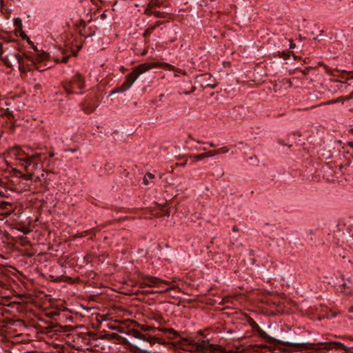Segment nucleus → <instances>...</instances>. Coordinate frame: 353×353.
Returning a JSON list of instances; mask_svg holds the SVG:
<instances>
[{
    "label": "nucleus",
    "instance_id": "obj_1",
    "mask_svg": "<svg viewBox=\"0 0 353 353\" xmlns=\"http://www.w3.org/2000/svg\"><path fill=\"white\" fill-rule=\"evenodd\" d=\"M25 149H22L19 146H15L11 150L10 154L19 161L20 165L27 172V174L22 176L23 179L26 181H32L33 171L37 170L39 165L43 167V163L48 160V157H45L42 159L43 154L41 152H33L30 147H26ZM54 156V152H51L49 153L48 158H52Z\"/></svg>",
    "mask_w": 353,
    "mask_h": 353
},
{
    "label": "nucleus",
    "instance_id": "obj_2",
    "mask_svg": "<svg viewBox=\"0 0 353 353\" xmlns=\"http://www.w3.org/2000/svg\"><path fill=\"white\" fill-rule=\"evenodd\" d=\"M162 65L172 67L170 64L165 62L159 63L154 61L143 63L134 67L132 71L126 75L125 80L122 83V84L120 86L114 88L108 96L110 97L117 93L123 92L128 90L141 74L150 69L159 68Z\"/></svg>",
    "mask_w": 353,
    "mask_h": 353
},
{
    "label": "nucleus",
    "instance_id": "obj_3",
    "mask_svg": "<svg viewBox=\"0 0 353 353\" xmlns=\"http://www.w3.org/2000/svg\"><path fill=\"white\" fill-rule=\"evenodd\" d=\"M255 334L260 337L263 342L272 345L274 350L283 352H291L301 350H314V346L316 345L310 343H292L276 339L267 334L262 328H260Z\"/></svg>",
    "mask_w": 353,
    "mask_h": 353
},
{
    "label": "nucleus",
    "instance_id": "obj_4",
    "mask_svg": "<svg viewBox=\"0 0 353 353\" xmlns=\"http://www.w3.org/2000/svg\"><path fill=\"white\" fill-rule=\"evenodd\" d=\"M10 59L14 58L17 63L18 68L21 73H25L28 70H31V66L34 65V68L39 71H44L46 69H40L37 62H42L48 60L50 55L48 53L41 51L37 54L28 55L27 53L20 54L19 53H10Z\"/></svg>",
    "mask_w": 353,
    "mask_h": 353
},
{
    "label": "nucleus",
    "instance_id": "obj_5",
    "mask_svg": "<svg viewBox=\"0 0 353 353\" xmlns=\"http://www.w3.org/2000/svg\"><path fill=\"white\" fill-rule=\"evenodd\" d=\"M62 88L68 95L77 93L74 88L82 90L85 87L84 77L79 72L76 73L70 79L61 82Z\"/></svg>",
    "mask_w": 353,
    "mask_h": 353
},
{
    "label": "nucleus",
    "instance_id": "obj_6",
    "mask_svg": "<svg viewBox=\"0 0 353 353\" xmlns=\"http://www.w3.org/2000/svg\"><path fill=\"white\" fill-rule=\"evenodd\" d=\"M138 281L140 288L161 287L162 284L169 285V282L165 280L142 272H139L138 274Z\"/></svg>",
    "mask_w": 353,
    "mask_h": 353
},
{
    "label": "nucleus",
    "instance_id": "obj_7",
    "mask_svg": "<svg viewBox=\"0 0 353 353\" xmlns=\"http://www.w3.org/2000/svg\"><path fill=\"white\" fill-rule=\"evenodd\" d=\"M131 334L136 339L149 343L151 345L156 343L161 345H166L168 343L163 338L159 335H152L148 333H143L142 331L135 329H132L131 330Z\"/></svg>",
    "mask_w": 353,
    "mask_h": 353
},
{
    "label": "nucleus",
    "instance_id": "obj_8",
    "mask_svg": "<svg viewBox=\"0 0 353 353\" xmlns=\"http://www.w3.org/2000/svg\"><path fill=\"white\" fill-rule=\"evenodd\" d=\"M337 230L334 231V234L339 240L341 239L342 242H352L353 239V225L338 224Z\"/></svg>",
    "mask_w": 353,
    "mask_h": 353
},
{
    "label": "nucleus",
    "instance_id": "obj_9",
    "mask_svg": "<svg viewBox=\"0 0 353 353\" xmlns=\"http://www.w3.org/2000/svg\"><path fill=\"white\" fill-rule=\"evenodd\" d=\"M99 106V99L94 95H87L79 103L81 110L85 114H91L94 112Z\"/></svg>",
    "mask_w": 353,
    "mask_h": 353
},
{
    "label": "nucleus",
    "instance_id": "obj_10",
    "mask_svg": "<svg viewBox=\"0 0 353 353\" xmlns=\"http://www.w3.org/2000/svg\"><path fill=\"white\" fill-rule=\"evenodd\" d=\"M138 327L140 328L141 331L149 334L150 332H155L157 330L163 332L165 334H170L174 335V337H176L180 335V333L178 332L177 330H174L172 327H156L152 325H143V324H138Z\"/></svg>",
    "mask_w": 353,
    "mask_h": 353
},
{
    "label": "nucleus",
    "instance_id": "obj_11",
    "mask_svg": "<svg viewBox=\"0 0 353 353\" xmlns=\"http://www.w3.org/2000/svg\"><path fill=\"white\" fill-rule=\"evenodd\" d=\"M179 332L180 333V335L176 337H174V335H172V336H167V338L169 340H173L179 338V339L175 342V346L183 350H189L190 349H193L192 343H194V340L191 339L190 338L183 337L181 334H183V332Z\"/></svg>",
    "mask_w": 353,
    "mask_h": 353
},
{
    "label": "nucleus",
    "instance_id": "obj_12",
    "mask_svg": "<svg viewBox=\"0 0 353 353\" xmlns=\"http://www.w3.org/2000/svg\"><path fill=\"white\" fill-rule=\"evenodd\" d=\"M322 232V230L319 228L308 230L305 232V239L310 245H316L317 243H321L320 237Z\"/></svg>",
    "mask_w": 353,
    "mask_h": 353
},
{
    "label": "nucleus",
    "instance_id": "obj_13",
    "mask_svg": "<svg viewBox=\"0 0 353 353\" xmlns=\"http://www.w3.org/2000/svg\"><path fill=\"white\" fill-rule=\"evenodd\" d=\"M193 349L198 352L205 353L208 351H212L214 350V346L210 343V339H203L201 342H196L194 341Z\"/></svg>",
    "mask_w": 353,
    "mask_h": 353
},
{
    "label": "nucleus",
    "instance_id": "obj_14",
    "mask_svg": "<svg viewBox=\"0 0 353 353\" xmlns=\"http://www.w3.org/2000/svg\"><path fill=\"white\" fill-rule=\"evenodd\" d=\"M319 345H322L323 349L330 350V349H336V350H343L345 351L350 350V347L345 345L343 343L339 341H330L325 343H321Z\"/></svg>",
    "mask_w": 353,
    "mask_h": 353
},
{
    "label": "nucleus",
    "instance_id": "obj_15",
    "mask_svg": "<svg viewBox=\"0 0 353 353\" xmlns=\"http://www.w3.org/2000/svg\"><path fill=\"white\" fill-rule=\"evenodd\" d=\"M199 78L201 81H203V83H202L201 86L205 88H215L216 86V84L215 83V79L213 78L211 74L210 73H204L202 74Z\"/></svg>",
    "mask_w": 353,
    "mask_h": 353
},
{
    "label": "nucleus",
    "instance_id": "obj_16",
    "mask_svg": "<svg viewBox=\"0 0 353 353\" xmlns=\"http://www.w3.org/2000/svg\"><path fill=\"white\" fill-rule=\"evenodd\" d=\"M1 39L4 41L6 45H7L10 43H14L15 44V46H13V48L21 51V49L19 48V41L14 39L10 33H8L6 35L1 36Z\"/></svg>",
    "mask_w": 353,
    "mask_h": 353
},
{
    "label": "nucleus",
    "instance_id": "obj_17",
    "mask_svg": "<svg viewBox=\"0 0 353 353\" xmlns=\"http://www.w3.org/2000/svg\"><path fill=\"white\" fill-rule=\"evenodd\" d=\"M292 55L294 60H296L299 59V57L295 55L292 52H290L288 50H283L282 52H277V53L275 54V57L282 58L284 60H288L290 59V56Z\"/></svg>",
    "mask_w": 353,
    "mask_h": 353
},
{
    "label": "nucleus",
    "instance_id": "obj_18",
    "mask_svg": "<svg viewBox=\"0 0 353 353\" xmlns=\"http://www.w3.org/2000/svg\"><path fill=\"white\" fill-rule=\"evenodd\" d=\"M324 313L325 314L322 315V319H331L336 317L340 312H336L331 309L326 307Z\"/></svg>",
    "mask_w": 353,
    "mask_h": 353
},
{
    "label": "nucleus",
    "instance_id": "obj_19",
    "mask_svg": "<svg viewBox=\"0 0 353 353\" xmlns=\"http://www.w3.org/2000/svg\"><path fill=\"white\" fill-rule=\"evenodd\" d=\"M172 289V288H167L164 290H161L160 291H153V290H139L137 292H136V294L138 295V294H143V295H145V296H148L150 294H154V293H162L163 292H168L169 290H170Z\"/></svg>",
    "mask_w": 353,
    "mask_h": 353
},
{
    "label": "nucleus",
    "instance_id": "obj_20",
    "mask_svg": "<svg viewBox=\"0 0 353 353\" xmlns=\"http://www.w3.org/2000/svg\"><path fill=\"white\" fill-rule=\"evenodd\" d=\"M248 323L252 327V331L254 334L258 332L260 328H261L259 324L251 317H249L248 319Z\"/></svg>",
    "mask_w": 353,
    "mask_h": 353
},
{
    "label": "nucleus",
    "instance_id": "obj_21",
    "mask_svg": "<svg viewBox=\"0 0 353 353\" xmlns=\"http://www.w3.org/2000/svg\"><path fill=\"white\" fill-rule=\"evenodd\" d=\"M114 164L112 163H107L104 166V172H101L102 174H110L112 172L114 168Z\"/></svg>",
    "mask_w": 353,
    "mask_h": 353
},
{
    "label": "nucleus",
    "instance_id": "obj_22",
    "mask_svg": "<svg viewBox=\"0 0 353 353\" xmlns=\"http://www.w3.org/2000/svg\"><path fill=\"white\" fill-rule=\"evenodd\" d=\"M0 60L4 63V65L7 68L13 70L12 64L10 60L8 58V56H4V57H1V59H0Z\"/></svg>",
    "mask_w": 353,
    "mask_h": 353
},
{
    "label": "nucleus",
    "instance_id": "obj_23",
    "mask_svg": "<svg viewBox=\"0 0 353 353\" xmlns=\"http://www.w3.org/2000/svg\"><path fill=\"white\" fill-rule=\"evenodd\" d=\"M14 26L16 27V30H20L23 28L22 19L20 17H16L13 19Z\"/></svg>",
    "mask_w": 353,
    "mask_h": 353
},
{
    "label": "nucleus",
    "instance_id": "obj_24",
    "mask_svg": "<svg viewBox=\"0 0 353 353\" xmlns=\"http://www.w3.org/2000/svg\"><path fill=\"white\" fill-rule=\"evenodd\" d=\"M154 177H155V176H154V174H152L151 172H147L145 174V175L144 176L143 179V183L145 185H148V183H149L148 180L153 179H154Z\"/></svg>",
    "mask_w": 353,
    "mask_h": 353
},
{
    "label": "nucleus",
    "instance_id": "obj_25",
    "mask_svg": "<svg viewBox=\"0 0 353 353\" xmlns=\"http://www.w3.org/2000/svg\"><path fill=\"white\" fill-rule=\"evenodd\" d=\"M154 30H155V29H154V27H152V26H150L149 27H148V28L145 30V31H144V32H143V37L144 38H148V37H149L150 36V34L154 32Z\"/></svg>",
    "mask_w": 353,
    "mask_h": 353
},
{
    "label": "nucleus",
    "instance_id": "obj_26",
    "mask_svg": "<svg viewBox=\"0 0 353 353\" xmlns=\"http://www.w3.org/2000/svg\"><path fill=\"white\" fill-rule=\"evenodd\" d=\"M190 158L192 160V161H199L205 159L203 153L190 155Z\"/></svg>",
    "mask_w": 353,
    "mask_h": 353
},
{
    "label": "nucleus",
    "instance_id": "obj_27",
    "mask_svg": "<svg viewBox=\"0 0 353 353\" xmlns=\"http://www.w3.org/2000/svg\"><path fill=\"white\" fill-rule=\"evenodd\" d=\"M20 36L23 40L26 38H28V35L26 34V32L23 30V28L20 30H15V36Z\"/></svg>",
    "mask_w": 353,
    "mask_h": 353
},
{
    "label": "nucleus",
    "instance_id": "obj_28",
    "mask_svg": "<svg viewBox=\"0 0 353 353\" xmlns=\"http://www.w3.org/2000/svg\"><path fill=\"white\" fill-rule=\"evenodd\" d=\"M161 3L159 0H150L148 3V5H150V7L152 8L156 7H160Z\"/></svg>",
    "mask_w": 353,
    "mask_h": 353
},
{
    "label": "nucleus",
    "instance_id": "obj_29",
    "mask_svg": "<svg viewBox=\"0 0 353 353\" xmlns=\"http://www.w3.org/2000/svg\"><path fill=\"white\" fill-rule=\"evenodd\" d=\"M341 287H342V289H341V292H342L345 293L347 294H351V290L348 291L347 290V289H350V287L347 285V283H343L341 285Z\"/></svg>",
    "mask_w": 353,
    "mask_h": 353
},
{
    "label": "nucleus",
    "instance_id": "obj_30",
    "mask_svg": "<svg viewBox=\"0 0 353 353\" xmlns=\"http://www.w3.org/2000/svg\"><path fill=\"white\" fill-rule=\"evenodd\" d=\"M79 34L81 36L85 37V38L88 37H92L94 34V31L90 32V33L87 34L86 30L85 31L82 30V28L79 30Z\"/></svg>",
    "mask_w": 353,
    "mask_h": 353
},
{
    "label": "nucleus",
    "instance_id": "obj_31",
    "mask_svg": "<svg viewBox=\"0 0 353 353\" xmlns=\"http://www.w3.org/2000/svg\"><path fill=\"white\" fill-rule=\"evenodd\" d=\"M151 13L152 14V15H154L157 18H163L164 14H165L164 12L158 11V10H153V11H152Z\"/></svg>",
    "mask_w": 353,
    "mask_h": 353
},
{
    "label": "nucleus",
    "instance_id": "obj_32",
    "mask_svg": "<svg viewBox=\"0 0 353 353\" xmlns=\"http://www.w3.org/2000/svg\"><path fill=\"white\" fill-rule=\"evenodd\" d=\"M218 154V152H216V150H214V151H209V152L203 153L205 158L211 157H213V156H214L215 154Z\"/></svg>",
    "mask_w": 353,
    "mask_h": 353
},
{
    "label": "nucleus",
    "instance_id": "obj_33",
    "mask_svg": "<svg viewBox=\"0 0 353 353\" xmlns=\"http://www.w3.org/2000/svg\"><path fill=\"white\" fill-rule=\"evenodd\" d=\"M11 206V203L6 201H0V209H7V206Z\"/></svg>",
    "mask_w": 353,
    "mask_h": 353
},
{
    "label": "nucleus",
    "instance_id": "obj_34",
    "mask_svg": "<svg viewBox=\"0 0 353 353\" xmlns=\"http://www.w3.org/2000/svg\"><path fill=\"white\" fill-rule=\"evenodd\" d=\"M206 331H208V329H205L204 330H199L198 332H196V334L201 336L206 339H208L207 334H205Z\"/></svg>",
    "mask_w": 353,
    "mask_h": 353
},
{
    "label": "nucleus",
    "instance_id": "obj_35",
    "mask_svg": "<svg viewBox=\"0 0 353 353\" xmlns=\"http://www.w3.org/2000/svg\"><path fill=\"white\" fill-rule=\"evenodd\" d=\"M86 23L85 22L84 20L83 19H81L80 21H79V27L81 28H82V30L85 31V29H86Z\"/></svg>",
    "mask_w": 353,
    "mask_h": 353
},
{
    "label": "nucleus",
    "instance_id": "obj_36",
    "mask_svg": "<svg viewBox=\"0 0 353 353\" xmlns=\"http://www.w3.org/2000/svg\"><path fill=\"white\" fill-rule=\"evenodd\" d=\"M4 115H6L7 117H13V112H12V111H10L8 108H7L5 110L4 114H1L0 117H3Z\"/></svg>",
    "mask_w": 353,
    "mask_h": 353
},
{
    "label": "nucleus",
    "instance_id": "obj_37",
    "mask_svg": "<svg viewBox=\"0 0 353 353\" xmlns=\"http://www.w3.org/2000/svg\"><path fill=\"white\" fill-rule=\"evenodd\" d=\"M161 211L163 212L164 214V216H170V212L169 210V209L168 208H165V206H163L162 208H161Z\"/></svg>",
    "mask_w": 353,
    "mask_h": 353
},
{
    "label": "nucleus",
    "instance_id": "obj_38",
    "mask_svg": "<svg viewBox=\"0 0 353 353\" xmlns=\"http://www.w3.org/2000/svg\"><path fill=\"white\" fill-rule=\"evenodd\" d=\"M312 68V67H305L303 70H301V72L303 74L306 75L309 74Z\"/></svg>",
    "mask_w": 353,
    "mask_h": 353
},
{
    "label": "nucleus",
    "instance_id": "obj_39",
    "mask_svg": "<svg viewBox=\"0 0 353 353\" xmlns=\"http://www.w3.org/2000/svg\"><path fill=\"white\" fill-rule=\"evenodd\" d=\"M70 57L69 56H64L62 57L61 60L60 61L61 63H67L68 62ZM57 62H59L58 59H56Z\"/></svg>",
    "mask_w": 353,
    "mask_h": 353
},
{
    "label": "nucleus",
    "instance_id": "obj_40",
    "mask_svg": "<svg viewBox=\"0 0 353 353\" xmlns=\"http://www.w3.org/2000/svg\"><path fill=\"white\" fill-rule=\"evenodd\" d=\"M152 11H153V8L148 4L145 13L148 15H152V14L151 13Z\"/></svg>",
    "mask_w": 353,
    "mask_h": 353
},
{
    "label": "nucleus",
    "instance_id": "obj_41",
    "mask_svg": "<svg viewBox=\"0 0 353 353\" xmlns=\"http://www.w3.org/2000/svg\"><path fill=\"white\" fill-rule=\"evenodd\" d=\"M323 30H321L320 34L317 35L316 37H314V40L320 41L323 37Z\"/></svg>",
    "mask_w": 353,
    "mask_h": 353
},
{
    "label": "nucleus",
    "instance_id": "obj_42",
    "mask_svg": "<svg viewBox=\"0 0 353 353\" xmlns=\"http://www.w3.org/2000/svg\"><path fill=\"white\" fill-rule=\"evenodd\" d=\"M290 45H289V49H294L296 47V44L294 43V41L290 39L289 40Z\"/></svg>",
    "mask_w": 353,
    "mask_h": 353
},
{
    "label": "nucleus",
    "instance_id": "obj_43",
    "mask_svg": "<svg viewBox=\"0 0 353 353\" xmlns=\"http://www.w3.org/2000/svg\"><path fill=\"white\" fill-rule=\"evenodd\" d=\"M216 151L218 152V154H219V153H226V152H228V150L225 148H221L220 149L216 150Z\"/></svg>",
    "mask_w": 353,
    "mask_h": 353
},
{
    "label": "nucleus",
    "instance_id": "obj_44",
    "mask_svg": "<svg viewBox=\"0 0 353 353\" xmlns=\"http://www.w3.org/2000/svg\"><path fill=\"white\" fill-rule=\"evenodd\" d=\"M348 85H350V84L347 83V81L342 82L341 85V89L344 88L346 89Z\"/></svg>",
    "mask_w": 353,
    "mask_h": 353
},
{
    "label": "nucleus",
    "instance_id": "obj_45",
    "mask_svg": "<svg viewBox=\"0 0 353 353\" xmlns=\"http://www.w3.org/2000/svg\"><path fill=\"white\" fill-rule=\"evenodd\" d=\"M162 23V21H157L155 22V23L154 25H151L152 27L154 28V29H156L157 27H159L161 24Z\"/></svg>",
    "mask_w": 353,
    "mask_h": 353
},
{
    "label": "nucleus",
    "instance_id": "obj_46",
    "mask_svg": "<svg viewBox=\"0 0 353 353\" xmlns=\"http://www.w3.org/2000/svg\"><path fill=\"white\" fill-rule=\"evenodd\" d=\"M79 147H75L74 148H69V149H67L65 151H70L71 152H77V150H79Z\"/></svg>",
    "mask_w": 353,
    "mask_h": 353
},
{
    "label": "nucleus",
    "instance_id": "obj_47",
    "mask_svg": "<svg viewBox=\"0 0 353 353\" xmlns=\"http://www.w3.org/2000/svg\"><path fill=\"white\" fill-rule=\"evenodd\" d=\"M109 335L111 336V339H117V337H119L118 334L114 333V332L110 334Z\"/></svg>",
    "mask_w": 353,
    "mask_h": 353
},
{
    "label": "nucleus",
    "instance_id": "obj_48",
    "mask_svg": "<svg viewBox=\"0 0 353 353\" xmlns=\"http://www.w3.org/2000/svg\"><path fill=\"white\" fill-rule=\"evenodd\" d=\"M106 18H107V14H105V12L100 14V19L101 20H104Z\"/></svg>",
    "mask_w": 353,
    "mask_h": 353
},
{
    "label": "nucleus",
    "instance_id": "obj_49",
    "mask_svg": "<svg viewBox=\"0 0 353 353\" xmlns=\"http://www.w3.org/2000/svg\"><path fill=\"white\" fill-rule=\"evenodd\" d=\"M347 145L351 147L352 148V150H353V141H348L347 143H346Z\"/></svg>",
    "mask_w": 353,
    "mask_h": 353
},
{
    "label": "nucleus",
    "instance_id": "obj_50",
    "mask_svg": "<svg viewBox=\"0 0 353 353\" xmlns=\"http://www.w3.org/2000/svg\"><path fill=\"white\" fill-rule=\"evenodd\" d=\"M24 40H26L27 43L30 45L32 41L30 40V37H28V38L25 39Z\"/></svg>",
    "mask_w": 353,
    "mask_h": 353
},
{
    "label": "nucleus",
    "instance_id": "obj_51",
    "mask_svg": "<svg viewBox=\"0 0 353 353\" xmlns=\"http://www.w3.org/2000/svg\"><path fill=\"white\" fill-rule=\"evenodd\" d=\"M232 231H233V232H238V231H239V229H238V228H237L236 225H234V226L232 227Z\"/></svg>",
    "mask_w": 353,
    "mask_h": 353
},
{
    "label": "nucleus",
    "instance_id": "obj_52",
    "mask_svg": "<svg viewBox=\"0 0 353 353\" xmlns=\"http://www.w3.org/2000/svg\"><path fill=\"white\" fill-rule=\"evenodd\" d=\"M164 94H161L159 96V101H161L162 99L164 97Z\"/></svg>",
    "mask_w": 353,
    "mask_h": 353
},
{
    "label": "nucleus",
    "instance_id": "obj_53",
    "mask_svg": "<svg viewBox=\"0 0 353 353\" xmlns=\"http://www.w3.org/2000/svg\"><path fill=\"white\" fill-rule=\"evenodd\" d=\"M32 49L34 50V52H39V49L37 48V47L36 46H34Z\"/></svg>",
    "mask_w": 353,
    "mask_h": 353
},
{
    "label": "nucleus",
    "instance_id": "obj_54",
    "mask_svg": "<svg viewBox=\"0 0 353 353\" xmlns=\"http://www.w3.org/2000/svg\"><path fill=\"white\" fill-rule=\"evenodd\" d=\"M4 57L3 56V50H0V59H1V57Z\"/></svg>",
    "mask_w": 353,
    "mask_h": 353
},
{
    "label": "nucleus",
    "instance_id": "obj_55",
    "mask_svg": "<svg viewBox=\"0 0 353 353\" xmlns=\"http://www.w3.org/2000/svg\"><path fill=\"white\" fill-rule=\"evenodd\" d=\"M294 135H297L299 137H301V134L299 131H296L294 132Z\"/></svg>",
    "mask_w": 353,
    "mask_h": 353
},
{
    "label": "nucleus",
    "instance_id": "obj_56",
    "mask_svg": "<svg viewBox=\"0 0 353 353\" xmlns=\"http://www.w3.org/2000/svg\"><path fill=\"white\" fill-rule=\"evenodd\" d=\"M3 48H4L3 43L0 42V50H3Z\"/></svg>",
    "mask_w": 353,
    "mask_h": 353
},
{
    "label": "nucleus",
    "instance_id": "obj_57",
    "mask_svg": "<svg viewBox=\"0 0 353 353\" xmlns=\"http://www.w3.org/2000/svg\"><path fill=\"white\" fill-rule=\"evenodd\" d=\"M40 88H41V85L40 84H36L34 85V88H36V89H39Z\"/></svg>",
    "mask_w": 353,
    "mask_h": 353
},
{
    "label": "nucleus",
    "instance_id": "obj_58",
    "mask_svg": "<svg viewBox=\"0 0 353 353\" xmlns=\"http://www.w3.org/2000/svg\"><path fill=\"white\" fill-rule=\"evenodd\" d=\"M209 145L212 148H214L216 146L212 142L209 143Z\"/></svg>",
    "mask_w": 353,
    "mask_h": 353
},
{
    "label": "nucleus",
    "instance_id": "obj_59",
    "mask_svg": "<svg viewBox=\"0 0 353 353\" xmlns=\"http://www.w3.org/2000/svg\"><path fill=\"white\" fill-rule=\"evenodd\" d=\"M348 311H349L350 312H353V305H352V306H351V307L349 308Z\"/></svg>",
    "mask_w": 353,
    "mask_h": 353
},
{
    "label": "nucleus",
    "instance_id": "obj_60",
    "mask_svg": "<svg viewBox=\"0 0 353 353\" xmlns=\"http://www.w3.org/2000/svg\"><path fill=\"white\" fill-rule=\"evenodd\" d=\"M353 96L352 95H350L349 97H347L345 100H350V99H352Z\"/></svg>",
    "mask_w": 353,
    "mask_h": 353
},
{
    "label": "nucleus",
    "instance_id": "obj_61",
    "mask_svg": "<svg viewBox=\"0 0 353 353\" xmlns=\"http://www.w3.org/2000/svg\"><path fill=\"white\" fill-rule=\"evenodd\" d=\"M188 139L191 140H194L191 134L188 135Z\"/></svg>",
    "mask_w": 353,
    "mask_h": 353
},
{
    "label": "nucleus",
    "instance_id": "obj_62",
    "mask_svg": "<svg viewBox=\"0 0 353 353\" xmlns=\"http://www.w3.org/2000/svg\"><path fill=\"white\" fill-rule=\"evenodd\" d=\"M30 47L32 48L34 46V44L33 42H32L30 44Z\"/></svg>",
    "mask_w": 353,
    "mask_h": 353
},
{
    "label": "nucleus",
    "instance_id": "obj_63",
    "mask_svg": "<svg viewBox=\"0 0 353 353\" xmlns=\"http://www.w3.org/2000/svg\"><path fill=\"white\" fill-rule=\"evenodd\" d=\"M30 47L32 48L34 46V44L33 42H32L30 44Z\"/></svg>",
    "mask_w": 353,
    "mask_h": 353
},
{
    "label": "nucleus",
    "instance_id": "obj_64",
    "mask_svg": "<svg viewBox=\"0 0 353 353\" xmlns=\"http://www.w3.org/2000/svg\"><path fill=\"white\" fill-rule=\"evenodd\" d=\"M350 132L351 133H352V134H353V128H351V129L350 130Z\"/></svg>",
    "mask_w": 353,
    "mask_h": 353
}]
</instances>
